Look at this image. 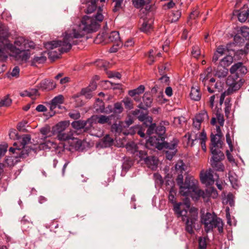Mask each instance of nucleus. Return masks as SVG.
Returning a JSON list of instances; mask_svg holds the SVG:
<instances>
[{"instance_id":"obj_1","label":"nucleus","mask_w":249,"mask_h":249,"mask_svg":"<svg viewBox=\"0 0 249 249\" xmlns=\"http://www.w3.org/2000/svg\"><path fill=\"white\" fill-rule=\"evenodd\" d=\"M35 46L33 41L24 37L18 36L15 39L14 44L8 41L3 47L0 46V59L5 60L10 52L17 60L26 62L31 56L30 49H34Z\"/></svg>"},{"instance_id":"obj_2","label":"nucleus","mask_w":249,"mask_h":249,"mask_svg":"<svg viewBox=\"0 0 249 249\" xmlns=\"http://www.w3.org/2000/svg\"><path fill=\"white\" fill-rule=\"evenodd\" d=\"M102 11V8L99 6L97 13L94 17L84 16L79 24L72 25L66 31L65 34L71 39L78 42L77 39L83 37L86 34L96 31L100 26L99 22L104 19Z\"/></svg>"},{"instance_id":"obj_3","label":"nucleus","mask_w":249,"mask_h":249,"mask_svg":"<svg viewBox=\"0 0 249 249\" xmlns=\"http://www.w3.org/2000/svg\"><path fill=\"white\" fill-rule=\"evenodd\" d=\"M173 210L178 217H181L182 220L185 221V231L191 235L194 234L197 223L198 210L195 207L190 208L189 202H178Z\"/></svg>"},{"instance_id":"obj_4","label":"nucleus","mask_w":249,"mask_h":249,"mask_svg":"<svg viewBox=\"0 0 249 249\" xmlns=\"http://www.w3.org/2000/svg\"><path fill=\"white\" fill-rule=\"evenodd\" d=\"M176 181L179 187V194L181 196L186 198L191 197L195 201L200 199L199 194L201 192L198 181L194 177L187 175L183 180V175L180 174L178 175Z\"/></svg>"},{"instance_id":"obj_5","label":"nucleus","mask_w":249,"mask_h":249,"mask_svg":"<svg viewBox=\"0 0 249 249\" xmlns=\"http://www.w3.org/2000/svg\"><path fill=\"white\" fill-rule=\"evenodd\" d=\"M78 43L76 40L71 39L65 34L63 41L57 40L48 42L44 44L46 49L51 50L49 52V57L52 60L59 58V55L64 53L67 52L71 48L72 45Z\"/></svg>"},{"instance_id":"obj_6","label":"nucleus","mask_w":249,"mask_h":249,"mask_svg":"<svg viewBox=\"0 0 249 249\" xmlns=\"http://www.w3.org/2000/svg\"><path fill=\"white\" fill-rule=\"evenodd\" d=\"M200 220L206 232L212 231L214 228H216L220 233L223 232V222L215 214L207 213L201 216Z\"/></svg>"},{"instance_id":"obj_7","label":"nucleus","mask_w":249,"mask_h":249,"mask_svg":"<svg viewBox=\"0 0 249 249\" xmlns=\"http://www.w3.org/2000/svg\"><path fill=\"white\" fill-rule=\"evenodd\" d=\"M95 108L97 112L106 114H109L113 112L115 114H118L121 113L124 110L122 103L121 102L115 103L113 108L111 106H108L107 108H105L104 102L99 99L96 100V105L95 106Z\"/></svg>"},{"instance_id":"obj_8","label":"nucleus","mask_w":249,"mask_h":249,"mask_svg":"<svg viewBox=\"0 0 249 249\" xmlns=\"http://www.w3.org/2000/svg\"><path fill=\"white\" fill-rule=\"evenodd\" d=\"M223 134L220 126L216 127V133L213 134L212 133L211 135V145L210 149L211 152H218L221 151L220 149L222 147L223 142L221 138Z\"/></svg>"},{"instance_id":"obj_9","label":"nucleus","mask_w":249,"mask_h":249,"mask_svg":"<svg viewBox=\"0 0 249 249\" xmlns=\"http://www.w3.org/2000/svg\"><path fill=\"white\" fill-rule=\"evenodd\" d=\"M105 39H107V42L116 43V46L118 47L123 45L118 31H112L108 34L98 35L94 40V42L96 43H100L104 41Z\"/></svg>"},{"instance_id":"obj_10","label":"nucleus","mask_w":249,"mask_h":249,"mask_svg":"<svg viewBox=\"0 0 249 249\" xmlns=\"http://www.w3.org/2000/svg\"><path fill=\"white\" fill-rule=\"evenodd\" d=\"M213 156L210 160V163L212 167L217 171H223L224 166L221 161L225 158V156L222 151L218 152H211Z\"/></svg>"},{"instance_id":"obj_11","label":"nucleus","mask_w":249,"mask_h":249,"mask_svg":"<svg viewBox=\"0 0 249 249\" xmlns=\"http://www.w3.org/2000/svg\"><path fill=\"white\" fill-rule=\"evenodd\" d=\"M244 80L239 77L236 74H232L228 77L226 81L227 85L229 87L228 90L229 92L235 91L238 90L242 86Z\"/></svg>"},{"instance_id":"obj_12","label":"nucleus","mask_w":249,"mask_h":249,"mask_svg":"<svg viewBox=\"0 0 249 249\" xmlns=\"http://www.w3.org/2000/svg\"><path fill=\"white\" fill-rule=\"evenodd\" d=\"M178 144V141L177 139H174L172 141L170 142L164 141L163 143V149H164L166 157L171 160L173 157L176 155L177 152V146Z\"/></svg>"},{"instance_id":"obj_13","label":"nucleus","mask_w":249,"mask_h":249,"mask_svg":"<svg viewBox=\"0 0 249 249\" xmlns=\"http://www.w3.org/2000/svg\"><path fill=\"white\" fill-rule=\"evenodd\" d=\"M209 116L206 111L202 110L196 114L193 119V126L195 129L199 130L202 123L208 122Z\"/></svg>"},{"instance_id":"obj_14","label":"nucleus","mask_w":249,"mask_h":249,"mask_svg":"<svg viewBox=\"0 0 249 249\" xmlns=\"http://www.w3.org/2000/svg\"><path fill=\"white\" fill-rule=\"evenodd\" d=\"M65 145L63 142H60L57 144L56 142L52 141H47L39 144V147L40 149L50 150L54 149L59 152L64 149Z\"/></svg>"},{"instance_id":"obj_15","label":"nucleus","mask_w":249,"mask_h":249,"mask_svg":"<svg viewBox=\"0 0 249 249\" xmlns=\"http://www.w3.org/2000/svg\"><path fill=\"white\" fill-rule=\"evenodd\" d=\"M212 69L208 67L202 73L200 74L199 80L204 87H207L208 84L214 83L215 80L212 77Z\"/></svg>"},{"instance_id":"obj_16","label":"nucleus","mask_w":249,"mask_h":249,"mask_svg":"<svg viewBox=\"0 0 249 249\" xmlns=\"http://www.w3.org/2000/svg\"><path fill=\"white\" fill-rule=\"evenodd\" d=\"M17 142H15L13 147H11L9 149V151L13 153L16 154L15 156L16 158L24 159L26 158L29 154V149L26 147L22 148V147H17Z\"/></svg>"},{"instance_id":"obj_17","label":"nucleus","mask_w":249,"mask_h":249,"mask_svg":"<svg viewBox=\"0 0 249 249\" xmlns=\"http://www.w3.org/2000/svg\"><path fill=\"white\" fill-rule=\"evenodd\" d=\"M113 116V115H111L108 116L103 115H92L90 118L88 119V122H91V126L93 124L97 123H99L100 124H104L105 123H107L108 124H110V120Z\"/></svg>"},{"instance_id":"obj_18","label":"nucleus","mask_w":249,"mask_h":249,"mask_svg":"<svg viewBox=\"0 0 249 249\" xmlns=\"http://www.w3.org/2000/svg\"><path fill=\"white\" fill-rule=\"evenodd\" d=\"M164 139L155 134L154 136L150 137L147 142V144H150L159 150L163 149V143Z\"/></svg>"},{"instance_id":"obj_19","label":"nucleus","mask_w":249,"mask_h":249,"mask_svg":"<svg viewBox=\"0 0 249 249\" xmlns=\"http://www.w3.org/2000/svg\"><path fill=\"white\" fill-rule=\"evenodd\" d=\"M200 178L201 182L206 185H212L214 182L213 172L210 170L206 171H202L200 173Z\"/></svg>"},{"instance_id":"obj_20","label":"nucleus","mask_w":249,"mask_h":249,"mask_svg":"<svg viewBox=\"0 0 249 249\" xmlns=\"http://www.w3.org/2000/svg\"><path fill=\"white\" fill-rule=\"evenodd\" d=\"M201 193L199 194L200 198L201 197L204 201L207 202L210 197L215 198L218 196V193L216 189L213 187L207 188L205 191L200 189Z\"/></svg>"},{"instance_id":"obj_21","label":"nucleus","mask_w":249,"mask_h":249,"mask_svg":"<svg viewBox=\"0 0 249 249\" xmlns=\"http://www.w3.org/2000/svg\"><path fill=\"white\" fill-rule=\"evenodd\" d=\"M189 134L188 139L189 141H192V143L196 141H199L200 142L204 140H206L207 136L206 133L204 130L202 132H199V130L197 131L193 130L191 131L190 134Z\"/></svg>"},{"instance_id":"obj_22","label":"nucleus","mask_w":249,"mask_h":249,"mask_svg":"<svg viewBox=\"0 0 249 249\" xmlns=\"http://www.w3.org/2000/svg\"><path fill=\"white\" fill-rule=\"evenodd\" d=\"M10 36L8 28L2 24H0V41L1 44L0 46L3 47L4 44L10 41L8 38Z\"/></svg>"},{"instance_id":"obj_23","label":"nucleus","mask_w":249,"mask_h":249,"mask_svg":"<svg viewBox=\"0 0 249 249\" xmlns=\"http://www.w3.org/2000/svg\"><path fill=\"white\" fill-rule=\"evenodd\" d=\"M231 74H245L247 72V69L241 62H238L232 65L230 69Z\"/></svg>"},{"instance_id":"obj_24","label":"nucleus","mask_w":249,"mask_h":249,"mask_svg":"<svg viewBox=\"0 0 249 249\" xmlns=\"http://www.w3.org/2000/svg\"><path fill=\"white\" fill-rule=\"evenodd\" d=\"M125 127L124 123L123 122H120L119 124L115 123L111 126V130L112 132L118 133L120 135L122 134L123 135L126 136L130 134L128 131L124 130Z\"/></svg>"},{"instance_id":"obj_25","label":"nucleus","mask_w":249,"mask_h":249,"mask_svg":"<svg viewBox=\"0 0 249 249\" xmlns=\"http://www.w3.org/2000/svg\"><path fill=\"white\" fill-rule=\"evenodd\" d=\"M71 126L75 129H81L85 128L86 129H89L91 127V122H88V119L87 121L78 120L73 121L71 123Z\"/></svg>"},{"instance_id":"obj_26","label":"nucleus","mask_w":249,"mask_h":249,"mask_svg":"<svg viewBox=\"0 0 249 249\" xmlns=\"http://www.w3.org/2000/svg\"><path fill=\"white\" fill-rule=\"evenodd\" d=\"M69 125V123L67 121H62L58 123L52 128L53 134L57 135L58 134L64 132Z\"/></svg>"},{"instance_id":"obj_27","label":"nucleus","mask_w":249,"mask_h":249,"mask_svg":"<svg viewBox=\"0 0 249 249\" xmlns=\"http://www.w3.org/2000/svg\"><path fill=\"white\" fill-rule=\"evenodd\" d=\"M39 87L42 90H52L56 87V84L53 81L45 79L42 80L39 85Z\"/></svg>"},{"instance_id":"obj_28","label":"nucleus","mask_w":249,"mask_h":249,"mask_svg":"<svg viewBox=\"0 0 249 249\" xmlns=\"http://www.w3.org/2000/svg\"><path fill=\"white\" fill-rule=\"evenodd\" d=\"M64 102V97L62 95H59L53 98L50 104V109L53 110L56 107L60 108V105Z\"/></svg>"},{"instance_id":"obj_29","label":"nucleus","mask_w":249,"mask_h":249,"mask_svg":"<svg viewBox=\"0 0 249 249\" xmlns=\"http://www.w3.org/2000/svg\"><path fill=\"white\" fill-rule=\"evenodd\" d=\"M56 136L57 140L60 142H63L64 141L74 139L73 133L72 130L69 131L68 132L64 131L62 133L58 134Z\"/></svg>"},{"instance_id":"obj_30","label":"nucleus","mask_w":249,"mask_h":249,"mask_svg":"<svg viewBox=\"0 0 249 249\" xmlns=\"http://www.w3.org/2000/svg\"><path fill=\"white\" fill-rule=\"evenodd\" d=\"M230 48L227 47V49L225 48L223 46H219L217 48L216 51L214 53L212 61L214 63H216L218 59L223 55L227 50H229Z\"/></svg>"},{"instance_id":"obj_31","label":"nucleus","mask_w":249,"mask_h":249,"mask_svg":"<svg viewBox=\"0 0 249 249\" xmlns=\"http://www.w3.org/2000/svg\"><path fill=\"white\" fill-rule=\"evenodd\" d=\"M152 98L150 93H145L143 96V103L139 105V107L143 109H146L150 107L152 103Z\"/></svg>"},{"instance_id":"obj_32","label":"nucleus","mask_w":249,"mask_h":249,"mask_svg":"<svg viewBox=\"0 0 249 249\" xmlns=\"http://www.w3.org/2000/svg\"><path fill=\"white\" fill-rule=\"evenodd\" d=\"M22 97L28 96L32 99H35L36 96L39 95L38 90L36 89H30L25 90L19 93Z\"/></svg>"},{"instance_id":"obj_33","label":"nucleus","mask_w":249,"mask_h":249,"mask_svg":"<svg viewBox=\"0 0 249 249\" xmlns=\"http://www.w3.org/2000/svg\"><path fill=\"white\" fill-rule=\"evenodd\" d=\"M98 0H89L86 4V8L85 9V13L90 14L92 13L96 9V3Z\"/></svg>"},{"instance_id":"obj_34","label":"nucleus","mask_w":249,"mask_h":249,"mask_svg":"<svg viewBox=\"0 0 249 249\" xmlns=\"http://www.w3.org/2000/svg\"><path fill=\"white\" fill-rule=\"evenodd\" d=\"M244 43V39L238 35H236L233 37V41L227 44V47L230 48L233 45L234 46H242Z\"/></svg>"},{"instance_id":"obj_35","label":"nucleus","mask_w":249,"mask_h":249,"mask_svg":"<svg viewBox=\"0 0 249 249\" xmlns=\"http://www.w3.org/2000/svg\"><path fill=\"white\" fill-rule=\"evenodd\" d=\"M232 62L233 57L231 55H227L220 60L219 65L221 67L227 68Z\"/></svg>"},{"instance_id":"obj_36","label":"nucleus","mask_w":249,"mask_h":249,"mask_svg":"<svg viewBox=\"0 0 249 249\" xmlns=\"http://www.w3.org/2000/svg\"><path fill=\"white\" fill-rule=\"evenodd\" d=\"M152 23L151 20H144L141 27V30L146 34L149 33L152 29Z\"/></svg>"},{"instance_id":"obj_37","label":"nucleus","mask_w":249,"mask_h":249,"mask_svg":"<svg viewBox=\"0 0 249 249\" xmlns=\"http://www.w3.org/2000/svg\"><path fill=\"white\" fill-rule=\"evenodd\" d=\"M144 161L149 168L152 169L155 167L157 164V161L156 158L153 156L146 157Z\"/></svg>"},{"instance_id":"obj_38","label":"nucleus","mask_w":249,"mask_h":249,"mask_svg":"<svg viewBox=\"0 0 249 249\" xmlns=\"http://www.w3.org/2000/svg\"><path fill=\"white\" fill-rule=\"evenodd\" d=\"M190 97L192 100L199 101L201 98V93L199 89L192 87L190 92Z\"/></svg>"},{"instance_id":"obj_39","label":"nucleus","mask_w":249,"mask_h":249,"mask_svg":"<svg viewBox=\"0 0 249 249\" xmlns=\"http://www.w3.org/2000/svg\"><path fill=\"white\" fill-rule=\"evenodd\" d=\"M181 16V12L179 10L172 11L169 14V21L171 22H176Z\"/></svg>"},{"instance_id":"obj_40","label":"nucleus","mask_w":249,"mask_h":249,"mask_svg":"<svg viewBox=\"0 0 249 249\" xmlns=\"http://www.w3.org/2000/svg\"><path fill=\"white\" fill-rule=\"evenodd\" d=\"M228 73V69L227 68L221 67L219 65L215 72V75L219 78H223L226 77Z\"/></svg>"},{"instance_id":"obj_41","label":"nucleus","mask_w":249,"mask_h":249,"mask_svg":"<svg viewBox=\"0 0 249 249\" xmlns=\"http://www.w3.org/2000/svg\"><path fill=\"white\" fill-rule=\"evenodd\" d=\"M229 178L233 188L236 189L239 187V181L235 174L229 172L228 174Z\"/></svg>"},{"instance_id":"obj_42","label":"nucleus","mask_w":249,"mask_h":249,"mask_svg":"<svg viewBox=\"0 0 249 249\" xmlns=\"http://www.w3.org/2000/svg\"><path fill=\"white\" fill-rule=\"evenodd\" d=\"M139 120L142 122H143L144 124L146 126L152 124V117L148 116L147 114H141L139 116Z\"/></svg>"},{"instance_id":"obj_43","label":"nucleus","mask_w":249,"mask_h":249,"mask_svg":"<svg viewBox=\"0 0 249 249\" xmlns=\"http://www.w3.org/2000/svg\"><path fill=\"white\" fill-rule=\"evenodd\" d=\"M19 142H20V147L22 148L26 147L25 146L28 144L31 141V136L30 135H23L21 137H19Z\"/></svg>"},{"instance_id":"obj_44","label":"nucleus","mask_w":249,"mask_h":249,"mask_svg":"<svg viewBox=\"0 0 249 249\" xmlns=\"http://www.w3.org/2000/svg\"><path fill=\"white\" fill-rule=\"evenodd\" d=\"M46 60V57L42 54L39 56H35L31 61L32 66H35L36 64H41L45 62Z\"/></svg>"},{"instance_id":"obj_45","label":"nucleus","mask_w":249,"mask_h":249,"mask_svg":"<svg viewBox=\"0 0 249 249\" xmlns=\"http://www.w3.org/2000/svg\"><path fill=\"white\" fill-rule=\"evenodd\" d=\"M186 166L182 160H178L175 165L176 171L179 174L182 175L183 172L185 170Z\"/></svg>"},{"instance_id":"obj_46","label":"nucleus","mask_w":249,"mask_h":249,"mask_svg":"<svg viewBox=\"0 0 249 249\" xmlns=\"http://www.w3.org/2000/svg\"><path fill=\"white\" fill-rule=\"evenodd\" d=\"M125 148L127 151L131 154H135L138 149L137 144L133 142H128L125 145Z\"/></svg>"},{"instance_id":"obj_47","label":"nucleus","mask_w":249,"mask_h":249,"mask_svg":"<svg viewBox=\"0 0 249 249\" xmlns=\"http://www.w3.org/2000/svg\"><path fill=\"white\" fill-rule=\"evenodd\" d=\"M11 103V99L8 96H5L0 101V107H9Z\"/></svg>"},{"instance_id":"obj_48","label":"nucleus","mask_w":249,"mask_h":249,"mask_svg":"<svg viewBox=\"0 0 249 249\" xmlns=\"http://www.w3.org/2000/svg\"><path fill=\"white\" fill-rule=\"evenodd\" d=\"M198 249H206L207 246V238L205 237H200L198 240Z\"/></svg>"},{"instance_id":"obj_49","label":"nucleus","mask_w":249,"mask_h":249,"mask_svg":"<svg viewBox=\"0 0 249 249\" xmlns=\"http://www.w3.org/2000/svg\"><path fill=\"white\" fill-rule=\"evenodd\" d=\"M122 102L124 103L125 108L127 109L130 110L133 107V104L132 100L129 98H124Z\"/></svg>"},{"instance_id":"obj_50","label":"nucleus","mask_w":249,"mask_h":249,"mask_svg":"<svg viewBox=\"0 0 249 249\" xmlns=\"http://www.w3.org/2000/svg\"><path fill=\"white\" fill-rule=\"evenodd\" d=\"M92 90L88 88H83L81 91V94L84 95L87 99H90L92 97Z\"/></svg>"},{"instance_id":"obj_51","label":"nucleus","mask_w":249,"mask_h":249,"mask_svg":"<svg viewBox=\"0 0 249 249\" xmlns=\"http://www.w3.org/2000/svg\"><path fill=\"white\" fill-rule=\"evenodd\" d=\"M115 3L114 8L113 9V12L115 13L119 11L122 8V4L124 0H112Z\"/></svg>"},{"instance_id":"obj_52","label":"nucleus","mask_w":249,"mask_h":249,"mask_svg":"<svg viewBox=\"0 0 249 249\" xmlns=\"http://www.w3.org/2000/svg\"><path fill=\"white\" fill-rule=\"evenodd\" d=\"M103 145L105 147L110 146L113 142V139L108 135H107L103 139Z\"/></svg>"},{"instance_id":"obj_53","label":"nucleus","mask_w":249,"mask_h":249,"mask_svg":"<svg viewBox=\"0 0 249 249\" xmlns=\"http://www.w3.org/2000/svg\"><path fill=\"white\" fill-rule=\"evenodd\" d=\"M226 142L229 145L230 151L231 152L233 149V146L232 142V139L233 138V136H231L230 133L228 132L226 135Z\"/></svg>"},{"instance_id":"obj_54","label":"nucleus","mask_w":249,"mask_h":249,"mask_svg":"<svg viewBox=\"0 0 249 249\" xmlns=\"http://www.w3.org/2000/svg\"><path fill=\"white\" fill-rule=\"evenodd\" d=\"M156 133L159 136H160V137L164 139L163 135L165 132V127L162 125H160L158 126L156 130Z\"/></svg>"},{"instance_id":"obj_55","label":"nucleus","mask_w":249,"mask_h":249,"mask_svg":"<svg viewBox=\"0 0 249 249\" xmlns=\"http://www.w3.org/2000/svg\"><path fill=\"white\" fill-rule=\"evenodd\" d=\"M176 192L173 190V189H171L169 192V194L168 196V199L169 201H170L172 204H174V207L176 204L178 203H176Z\"/></svg>"},{"instance_id":"obj_56","label":"nucleus","mask_w":249,"mask_h":249,"mask_svg":"<svg viewBox=\"0 0 249 249\" xmlns=\"http://www.w3.org/2000/svg\"><path fill=\"white\" fill-rule=\"evenodd\" d=\"M218 89L217 83H215V82L208 84L207 87V90L211 93H213L215 91L214 89Z\"/></svg>"},{"instance_id":"obj_57","label":"nucleus","mask_w":249,"mask_h":249,"mask_svg":"<svg viewBox=\"0 0 249 249\" xmlns=\"http://www.w3.org/2000/svg\"><path fill=\"white\" fill-rule=\"evenodd\" d=\"M132 3L135 7L140 8L145 5L144 0H132Z\"/></svg>"},{"instance_id":"obj_58","label":"nucleus","mask_w":249,"mask_h":249,"mask_svg":"<svg viewBox=\"0 0 249 249\" xmlns=\"http://www.w3.org/2000/svg\"><path fill=\"white\" fill-rule=\"evenodd\" d=\"M9 137L13 139H19V136L18 135L17 131L16 129H12L10 130Z\"/></svg>"},{"instance_id":"obj_59","label":"nucleus","mask_w":249,"mask_h":249,"mask_svg":"<svg viewBox=\"0 0 249 249\" xmlns=\"http://www.w3.org/2000/svg\"><path fill=\"white\" fill-rule=\"evenodd\" d=\"M40 132L44 136V138H47L50 132V128L49 126L42 127L40 129Z\"/></svg>"},{"instance_id":"obj_60","label":"nucleus","mask_w":249,"mask_h":249,"mask_svg":"<svg viewBox=\"0 0 249 249\" xmlns=\"http://www.w3.org/2000/svg\"><path fill=\"white\" fill-rule=\"evenodd\" d=\"M240 31L243 37L245 38L249 37V28L242 27L240 29Z\"/></svg>"},{"instance_id":"obj_61","label":"nucleus","mask_w":249,"mask_h":249,"mask_svg":"<svg viewBox=\"0 0 249 249\" xmlns=\"http://www.w3.org/2000/svg\"><path fill=\"white\" fill-rule=\"evenodd\" d=\"M216 119L217 120L218 123L220 125V128L221 126H223L225 122L223 115L220 113H217Z\"/></svg>"},{"instance_id":"obj_62","label":"nucleus","mask_w":249,"mask_h":249,"mask_svg":"<svg viewBox=\"0 0 249 249\" xmlns=\"http://www.w3.org/2000/svg\"><path fill=\"white\" fill-rule=\"evenodd\" d=\"M69 115L70 118L74 119L77 120L80 118V114L78 111H75L72 112H70L69 113Z\"/></svg>"},{"instance_id":"obj_63","label":"nucleus","mask_w":249,"mask_h":249,"mask_svg":"<svg viewBox=\"0 0 249 249\" xmlns=\"http://www.w3.org/2000/svg\"><path fill=\"white\" fill-rule=\"evenodd\" d=\"M148 126H149L147 128L146 134L147 135L150 136L153 134L154 131L155 130L156 124H152L149 125Z\"/></svg>"},{"instance_id":"obj_64","label":"nucleus","mask_w":249,"mask_h":249,"mask_svg":"<svg viewBox=\"0 0 249 249\" xmlns=\"http://www.w3.org/2000/svg\"><path fill=\"white\" fill-rule=\"evenodd\" d=\"M192 53L194 57L197 58V57L200 55V50L198 47H194L192 49Z\"/></svg>"}]
</instances>
